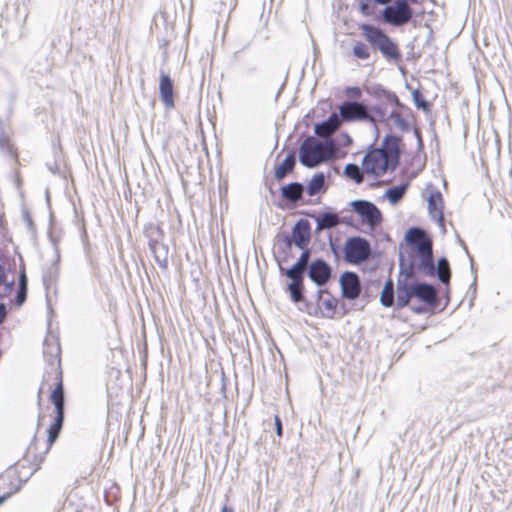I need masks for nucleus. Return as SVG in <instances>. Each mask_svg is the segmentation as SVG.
I'll return each instance as SVG.
<instances>
[{
	"instance_id": "nucleus-1",
	"label": "nucleus",
	"mask_w": 512,
	"mask_h": 512,
	"mask_svg": "<svg viewBox=\"0 0 512 512\" xmlns=\"http://www.w3.org/2000/svg\"><path fill=\"white\" fill-rule=\"evenodd\" d=\"M402 138L387 134L380 147H372L365 153L361 167L366 175L373 179L392 173L400 163Z\"/></svg>"
},
{
	"instance_id": "nucleus-2",
	"label": "nucleus",
	"mask_w": 512,
	"mask_h": 512,
	"mask_svg": "<svg viewBox=\"0 0 512 512\" xmlns=\"http://www.w3.org/2000/svg\"><path fill=\"white\" fill-rule=\"evenodd\" d=\"M61 349L56 343L45 344L44 356L47 362V368L43 380V389L50 392L49 400L54 406L53 412L56 416L64 414V389H63V371L61 368Z\"/></svg>"
},
{
	"instance_id": "nucleus-3",
	"label": "nucleus",
	"mask_w": 512,
	"mask_h": 512,
	"mask_svg": "<svg viewBox=\"0 0 512 512\" xmlns=\"http://www.w3.org/2000/svg\"><path fill=\"white\" fill-rule=\"evenodd\" d=\"M405 240L410 254L408 269L424 275H432L435 267L431 238L424 230L415 227L407 231Z\"/></svg>"
},
{
	"instance_id": "nucleus-4",
	"label": "nucleus",
	"mask_w": 512,
	"mask_h": 512,
	"mask_svg": "<svg viewBox=\"0 0 512 512\" xmlns=\"http://www.w3.org/2000/svg\"><path fill=\"white\" fill-rule=\"evenodd\" d=\"M415 273L409 270L401 273L396 288V303L398 308L406 307L413 297H417L428 305H435L437 301L436 289L426 283H417Z\"/></svg>"
},
{
	"instance_id": "nucleus-5",
	"label": "nucleus",
	"mask_w": 512,
	"mask_h": 512,
	"mask_svg": "<svg viewBox=\"0 0 512 512\" xmlns=\"http://www.w3.org/2000/svg\"><path fill=\"white\" fill-rule=\"evenodd\" d=\"M336 146L332 140L321 142L314 137L306 138L299 149L300 162L309 168L318 166L334 157Z\"/></svg>"
},
{
	"instance_id": "nucleus-6",
	"label": "nucleus",
	"mask_w": 512,
	"mask_h": 512,
	"mask_svg": "<svg viewBox=\"0 0 512 512\" xmlns=\"http://www.w3.org/2000/svg\"><path fill=\"white\" fill-rule=\"evenodd\" d=\"M359 29L365 40L388 60H399L401 51L395 43L381 28L372 24H361Z\"/></svg>"
},
{
	"instance_id": "nucleus-7",
	"label": "nucleus",
	"mask_w": 512,
	"mask_h": 512,
	"mask_svg": "<svg viewBox=\"0 0 512 512\" xmlns=\"http://www.w3.org/2000/svg\"><path fill=\"white\" fill-rule=\"evenodd\" d=\"M413 16V8L407 0H396L393 4H388L380 14L383 23L392 27H401L408 24Z\"/></svg>"
},
{
	"instance_id": "nucleus-8",
	"label": "nucleus",
	"mask_w": 512,
	"mask_h": 512,
	"mask_svg": "<svg viewBox=\"0 0 512 512\" xmlns=\"http://www.w3.org/2000/svg\"><path fill=\"white\" fill-rule=\"evenodd\" d=\"M371 245L365 238H348L344 244V259L347 263L358 265L370 258Z\"/></svg>"
},
{
	"instance_id": "nucleus-9",
	"label": "nucleus",
	"mask_w": 512,
	"mask_h": 512,
	"mask_svg": "<svg viewBox=\"0 0 512 512\" xmlns=\"http://www.w3.org/2000/svg\"><path fill=\"white\" fill-rule=\"evenodd\" d=\"M338 110L341 123L374 121L366 105L361 102L345 101L338 107Z\"/></svg>"
},
{
	"instance_id": "nucleus-10",
	"label": "nucleus",
	"mask_w": 512,
	"mask_h": 512,
	"mask_svg": "<svg viewBox=\"0 0 512 512\" xmlns=\"http://www.w3.org/2000/svg\"><path fill=\"white\" fill-rule=\"evenodd\" d=\"M351 207L359 215L362 223L371 228L378 226L382 221L380 210L371 202L356 200L351 202Z\"/></svg>"
},
{
	"instance_id": "nucleus-11",
	"label": "nucleus",
	"mask_w": 512,
	"mask_h": 512,
	"mask_svg": "<svg viewBox=\"0 0 512 512\" xmlns=\"http://www.w3.org/2000/svg\"><path fill=\"white\" fill-rule=\"evenodd\" d=\"M342 295L349 300H355L361 293V283L358 275L354 272H344L340 277Z\"/></svg>"
},
{
	"instance_id": "nucleus-12",
	"label": "nucleus",
	"mask_w": 512,
	"mask_h": 512,
	"mask_svg": "<svg viewBox=\"0 0 512 512\" xmlns=\"http://www.w3.org/2000/svg\"><path fill=\"white\" fill-rule=\"evenodd\" d=\"M309 277L317 285H325L331 277V268L324 260H315L309 267Z\"/></svg>"
},
{
	"instance_id": "nucleus-13",
	"label": "nucleus",
	"mask_w": 512,
	"mask_h": 512,
	"mask_svg": "<svg viewBox=\"0 0 512 512\" xmlns=\"http://www.w3.org/2000/svg\"><path fill=\"white\" fill-rule=\"evenodd\" d=\"M310 241V226L308 221H298L292 230V240H288V246L293 242L299 249H305Z\"/></svg>"
},
{
	"instance_id": "nucleus-14",
	"label": "nucleus",
	"mask_w": 512,
	"mask_h": 512,
	"mask_svg": "<svg viewBox=\"0 0 512 512\" xmlns=\"http://www.w3.org/2000/svg\"><path fill=\"white\" fill-rule=\"evenodd\" d=\"M341 126V120L338 114L333 113L329 118L319 124L315 125V134L321 138L331 137Z\"/></svg>"
},
{
	"instance_id": "nucleus-15",
	"label": "nucleus",
	"mask_w": 512,
	"mask_h": 512,
	"mask_svg": "<svg viewBox=\"0 0 512 512\" xmlns=\"http://www.w3.org/2000/svg\"><path fill=\"white\" fill-rule=\"evenodd\" d=\"M159 92L161 100L167 109L175 106L173 82L169 75L162 74L160 77Z\"/></svg>"
},
{
	"instance_id": "nucleus-16",
	"label": "nucleus",
	"mask_w": 512,
	"mask_h": 512,
	"mask_svg": "<svg viewBox=\"0 0 512 512\" xmlns=\"http://www.w3.org/2000/svg\"><path fill=\"white\" fill-rule=\"evenodd\" d=\"M428 210L433 217H443V197L439 191L431 192L428 197Z\"/></svg>"
},
{
	"instance_id": "nucleus-17",
	"label": "nucleus",
	"mask_w": 512,
	"mask_h": 512,
	"mask_svg": "<svg viewBox=\"0 0 512 512\" xmlns=\"http://www.w3.org/2000/svg\"><path fill=\"white\" fill-rule=\"evenodd\" d=\"M393 0H358L359 11L364 16H372L374 14L375 5L387 6Z\"/></svg>"
},
{
	"instance_id": "nucleus-18",
	"label": "nucleus",
	"mask_w": 512,
	"mask_h": 512,
	"mask_svg": "<svg viewBox=\"0 0 512 512\" xmlns=\"http://www.w3.org/2000/svg\"><path fill=\"white\" fill-rule=\"evenodd\" d=\"M281 194L283 198L291 202H296L302 197L303 186L300 183H291L282 187Z\"/></svg>"
},
{
	"instance_id": "nucleus-19",
	"label": "nucleus",
	"mask_w": 512,
	"mask_h": 512,
	"mask_svg": "<svg viewBox=\"0 0 512 512\" xmlns=\"http://www.w3.org/2000/svg\"><path fill=\"white\" fill-rule=\"evenodd\" d=\"M295 166L294 154H288L285 159L276 167L275 177L278 180L283 179L288 173H290Z\"/></svg>"
},
{
	"instance_id": "nucleus-20",
	"label": "nucleus",
	"mask_w": 512,
	"mask_h": 512,
	"mask_svg": "<svg viewBox=\"0 0 512 512\" xmlns=\"http://www.w3.org/2000/svg\"><path fill=\"white\" fill-rule=\"evenodd\" d=\"M339 223V216L336 213L326 212L318 217L317 228L319 230L330 229L337 226Z\"/></svg>"
},
{
	"instance_id": "nucleus-21",
	"label": "nucleus",
	"mask_w": 512,
	"mask_h": 512,
	"mask_svg": "<svg viewBox=\"0 0 512 512\" xmlns=\"http://www.w3.org/2000/svg\"><path fill=\"white\" fill-rule=\"evenodd\" d=\"M344 175L353 180L356 184H361L364 181L366 173L363 168H360L356 164H347L344 168Z\"/></svg>"
},
{
	"instance_id": "nucleus-22",
	"label": "nucleus",
	"mask_w": 512,
	"mask_h": 512,
	"mask_svg": "<svg viewBox=\"0 0 512 512\" xmlns=\"http://www.w3.org/2000/svg\"><path fill=\"white\" fill-rule=\"evenodd\" d=\"M325 177L323 173L316 174L308 183L307 192L310 196H314L324 190Z\"/></svg>"
},
{
	"instance_id": "nucleus-23",
	"label": "nucleus",
	"mask_w": 512,
	"mask_h": 512,
	"mask_svg": "<svg viewBox=\"0 0 512 512\" xmlns=\"http://www.w3.org/2000/svg\"><path fill=\"white\" fill-rule=\"evenodd\" d=\"M380 301L383 306L391 307L394 303V284L388 280L382 290Z\"/></svg>"
},
{
	"instance_id": "nucleus-24",
	"label": "nucleus",
	"mask_w": 512,
	"mask_h": 512,
	"mask_svg": "<svg viewBox=\"0 0 512 512\" xmlns=\"http://www.w3.org/2000/svg\"><path fill=\"white\" fill-rule=\"evenodd\" d=\"M352 54L356 59L368 60L371 56L370 47L363 41H356L352 47Z\"/></svg>"
},
{
	"instance_id": "nucleus-25",
	"label": "nucleus",
	"mask_w": 512,
	"mask_h": 512,
	"mask_svg": "<svg viewBox=\"0 0 512 512\" xmlns=\"http://www.w3.org/2000/svg\"><path fill=\"white\" fill-rule=\"evenodd\" d=\"M63 420L64 418H54V421L49 426L47 433H48V448L52 446V444L56 441V439L59 436L60 431L63 427Z\"/></svg>"
},
{
	"instance_id": "nucleus-26",
	"label": "nucleus",
	"mask_w": 512,
	"mask_h": 512,
	"mask_svg": "<svg viewBox=\"0 0 512 512\" xmlns=\"http://www.w3.org/2000/svg\"><path fill=\"white\" fill-rule=\"evenodd\" d=\"M437 272H438L439 279L443 283L449 282L451 273H450V267H449V263H448L447 259L441 258L438 261Z\"/></svg>"
},
{
	"instance_id": "nucleus-27",
	"label": "nucleus",
	"mask_w": 512,
	"mask_h": 512,
	"mask_svg": "<svg viewBox=\"0 0 512 512\" xmlns=\"http://www.w3.org/2000/svg\"><path fill=\"white\" fill-rule=\"evenodd\" d=\"M288 290L290 292V296L293 302L298 303L303 300V282H291L288 285Z\"/></svg>"
},
{
	"instance_id": "nucleus-28",
	"label": "nucleus",
	"mask_w": 512,
	"mask_h": 512,
	"mask_svg": "<svg viewBox=\"0 0 512 512\" xmlns=\"http://www.w3.org/2000/svg\"><path fill=\"white\" fill-rule=\"evenodd\" d=\"M304 268L294 264L290 269L286 271V276L292 280V282H303Z\"/></svg>"
},
{
	"instance_id": "nucleus-29",
	"label": "nucleus",
	"mask_w": 512,
	"mask_h": 512,
	"mask_svg": "<svg viewBox=\"0 0 512 512\" xmlns=\"http://www.w3.org/2000/svg\"><path fill=\"white\" fill-rule=\"evenodd\" d=\"M405 193V187H394L387 191V197L392 203L398 202Z\"/></svg>"
},
{
	"instance_id": "nucleus-30",
	"label": "nucleus",
	"mask_w": 512,
	"mask_h": 512,
	"mask_svg": "<svg viewBox=\"0 0 512 512\" xmlns=\"http://www.w3.org/2000/svg\"><path fill=\"white\" fill-rule=\"evenodd\" d=\"M371 116L374 118V121H384L387 116L386 108L382 105H375L372 107Z\"/></svg>"
},
{
	"instance_id": "nucleus-31",
	"label": "nucleus",
	"mask_w": 512,
	"mask_h": 512,
	"mask_svg": "<svg viewBox=\"0 0 512 512\" xmlns=\"http://www.w3.org/2000/svg\"><path fill=\"white\" fill-rule=\"evenodd\" d=\"M345 94L349 98L359 99L362 96V90L357 86L347 87Z\"/></svg>"
},
{
	"instance_id": "nucleus-32",
	"label": "nucleus",
	"mask_w": 512,
	"mask_h": 512,
	"mask_svg": "<svg viewBox=\"0 0 512 512\" xmlns=\"http://www.w3.org/2000/svg\"><path fill=\"white\" fill-rule=\"evenodd\" d=\"M302 250H303V252H302L300 258L298 259V261L296 262V265L305 269L308 264L309 258H310V251L307 247Z\"/></svg>"
},
{
	"instance_id": "nucleus-33",
	"label": "nucleus",
	"mask_w": 512,
	"mask_h": 512,
	"mask_svg": "<svg viewBox=\"0 0 512 512\" xmlns=\"http://www.w3.org/2000/svg\"><path fill=\"white\" fill-rule=\"evenodd\" d=\"M413 97L418 107H422L425 110H428V104L422 99V95L419 93V91H414Z\"/></svg>"
},
{
	"instance_id": "nucleus-34",
	"label": "nucleus",
	"mask_w": 512,
	"mask_h": 512,
	"mask_svg": "<svg viewBox=\"0 0 512 512\" xmlns=\"http://www.w3.org/2000/svg\"><path fill=\"white\" fill-rule=\"evenodd\" d=\"M27 289H19L16 297L18 305H21L26 299Z\"/></svg>"
},
{
	"instance_id": "nucleus-35",
	"label": "nucleus",
	"mask_w": 512,
	"mask_h": 512,
	"mask_svg": "<svg viewBox=\"0 0 512 512\" xmlns=\"http://www.w3.org/2000/svg\"><path fill=\"white\" fill-rule=\"evenodd\" d=\"M323 305H324L325 308L333 311L335 309V307H336V301L332 300V299L325 300L323 302Z\"/></svg>"
},
{
	"instance_id": "nucleus-36",
	"label": "nucleus",
	"mask_w": 512,
	"mask_h": 512,
	"mask_svg": "<svg viewBox=\"0 0 512 512\" xmlns=\"http://www.w3.org/2000/svg\"><path fill=\"white\" fill-rule=\"evenodd\" d=\"M275 419V429H276V434L278 436H282V423H281V418H274Z\"/></svg>"
},
{
	"instance_id": "nucleus-37",
	"label": "nucleus",
	"mask_w": 512,
	"mask_h": 512,
	"mask_svg": "<svg viewBox=\"0 0 512 512\" xmlns=\"http://www.w3.org/2000/svg\"><path fill=\"white\" fill-rule=\"evenodd\" d=\"M19 289H27V279L24 272L20 275Z\"/></svg>"
},
{
	"instance_id": "nucleus-38",
	"label": "nucleus",
	"mask_w": 512,
	"mask_h": 512,
	"mask_svg": "<svg viewBox=\"0 0 512 512\" xmlns=\"http://www.w3.org/2000/svg\"><path fill=\"white\" fill-rule=\"evenodd\" d=\"M5 317H6L5 306L0 304V324L5 320Z\"/></svg>"
},
{
	"instance_id": "nucleus-39",
	"label": "nucleus",
	"mask_w": 512,
	"mask_h": 512,
	"mask_svg": "<svg viewBox=\"0 0 512 512\" xmlns=\"http://www.w3.org/2000/svg\"><path fill=\"white\" fill-rule=\"evenodd\" d=\"M9 498V494L0 496V505H2Z\"/></svg>"
},
{
	"instance_id": "nucleus-40",
	"label": "nucleus",
	"mask_w": 512,
	"mask_h": 512,
	"mask_svg": "<svg viewBox=\"0 0 512 512\" xmlns=\"http://www.w3.org/2000/svg\"><path fill=\"white\" fill-rule=\"evenodd\" d=\"M391 100L397 105V106H400V102H399V99L396 95H393L391 97Z\"/></svg>"
},
{
	"instance_id": "nucleus-41",
	"label": "nucleus",
	"mask_w": 512,
	"mask_h": 512,
	"mask_svg": "<svg viewBox=\"0 0 512 512\" xmlns=\"http://www.w3.org/2000/svg\"><path fill=\"white\" fill-rule=\"evenodd\" d=\"M221 512H234V510H233V508H231V507L224 506V507L221 509Z\"/></svg>"
},
{
	"instance_id": "nucleus-42",
	"label": "nucleus",
	"mask_w": 512,
	"mask_h": 512,
	"mask_svg": "<svg viewBox=\"0 0 512 512\" xmlns=\"http://www.w3.org/2000/svg\"><path fill=\"white\" fill-rule=\"evenodd\" d=\"M390 117H391V118H395L396 120H398V119H399V117H400V115H399L398 113H394V112H392V113L390 114Z\"/></svg>"
},
{
	"instance_id": "nucleus-43",
	"label": "nucleus",
	"mask_w": 512,
	"mask_h": 512,
	"mask_svg": "<svg viewBox=\"0 0 512 512\" xmlns=\"http://www.w3.org/2000/svg\"><path fill=\"white\" fill-rule=\"evenodd\" d=\"M3 227V221L0 220V229Z\"/></svg>"
},
{
	"instance_id": "nucleus-44",
	"label": "nucleus",
	"mask_w": 512,
	"mask_h": 512,
	"mask_svg": "<svg viewBox=\"0 0 512 512\" xmlns=\"http://www.w3.org/2000/svg\"><path fill=\"white\" fill-rule=\"evenodd\" d=\"M174 512H176V511H174Z\"/></svg>"
}]
</instances>
